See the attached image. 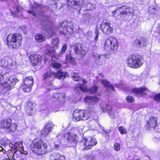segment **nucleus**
I'll return each instance as SVG.
<instances>
[{"mask_svg":"<svg viewBox=\"0 0 160 160\" xmlns=\"http://www.w3.org/2000/svg\"><path fill=\"white\" fill-rule=\"evenodd\" d=\"M154 100L156 101H160V93L156 94L155 96Z\"/></svg>","mask_w":160,"mask_h":160,"instance_id":"obj_49","label":"nucleus"},{"mask_svg":"<svg viewBox=\"0 0 160 160\" xmlns=\"http://www.w3.org/2000/svg\"><path fill=\"white\" fill-rule=\"evenodd\" d=\"M99 33V31L98 28H96L94 35H93V37L92 38H93V40L94 41L97 40H98V35Z\"/></svg>","mask_w":160,"mask_h":160,"instance_id":"obj_37","label":"nucleus"},{"mask_svg":"<svg viewBox=\"0 0 160 160\" xmlns=\"http://www.w3.org/2000/svg\"><path fill=\"white\" fill-rule=\"evenodd\" d=\"M142 0H137V2L138 3H139L140 2H141V1Z\"/></svg>","mask_w":160,"mask_h":160,"instance_id":"obj_58","label":"nucleus"},{"mask_svg":"<svg viewBox=\"0 0 160 160\" xmlns=\"http://www.w3.org/2000/svg\"><path fill=\"white\" fill-rule=\"evenodd\" d=\"M68 73L67 72H63V76L62 77L64 78L68 76Z\"/></svg>","mask_w":160,"mask_h":160,"instance_id":"obj_51","label":"nucleus"},{"mask_svg":"<svg viewBox=\"0 0 160 160\" xmlns=\"http://www.w3.org/2000/svg\"><path fill=\"white\" fill-rule=\"evenodd\" d=\"M59 39L58 38L52 39V48H50V49H49L48 48L45 51L46 54L51 55L54 54V53L55 52V49L58 48V43Z\"/></svg>","mask_w":160,"mask_h":160,"instance_id":"obj_17","label":"nucleus"},{"mask_svg":"<svg viewBox=\"0 0 160 160\" xmlns=\"http://www.w3.org/2000/svg\"><path fill=\"white\" fill-rule=\"evenodd\" d=\"M118 46V43L117 39L113 37H109L107 39L104 44V48L111 50H116Z\"/></svg>","mask_w":160,"mask_h":160,"instance_id":"obj_7","label":"nucleus"},{"mask_svg":"<svg viewBox=\"0 0 160 160\" xmlns=\"http://www.w3.org/2000/svg\"><path fill=\"white\" fill-rule=\"evenodd\" d=\"M88 36L89 37H90L91 36L92 37V32H89L88 33Z\"/></svg>","mask_w":160,"mask_h":160,"instance_id":"obj_54","label":"nucleus"},{"mask_svg":"<svg viewBox=\"0 0 160 160\" xmlns=\"http://www.w3.org/2000/svg\"><path fill=\"white\" fill-rule=\"evenodd\" d=\"M48 146L46 143H43L40 139L34 140L30 145L31 150L35 154L40 155L45 153Z\"/></svg>","mask_w":160,"mask_h":160,"instance_id":"obj_1","label":"nucleus"},{"mask_svg":"<svg viewBox=\"0 0 160 160\" xmlns=\"http://www.w3.org/2000/svg\"><path fill=\"white\" fill-rule=\"evenodd\" d=\"M18 81V80L15 76L9 77L8 73L0 75V85L8 90H11L14 87V85Z\"/></svg>","mask_w":160,"mask_h":160,"instance_id":"obj_2","label":"nucleus"},{"mask_svg":"<svg viewBox=\"0 0 160 160\" xmlns=\"http://www.w3.org/2000/svg\"><path fill=\"white\" fill-rule=\"evenodd\" d=\"M97 143V140L93 137H90L87 139L84 138L80 143V148L82 150L88 149Z\"/></svg>","mask_w":160,"mask_h":160,"instance_id":"obj_5","label":"nucleus"},{"mask_svg":"<svg viewBox=\"0 0 160 160\" xmlns=\"http://www.w3.org/2000/svg\"><path fill=\"white\" fill-rule=\"evenodd\" d=\"M142 43V39H140V40L136 39L133 42L134 45L139 47H141Z\"/></svg>","mask_w":160,"mask_h":160,"instance_id":"obj_39","label":"nucleus"},{"mask_svg":"<svg viewBox=\"0 0 160 160\" xmlns=\"http://www.w3.org/2000/svg\"><path fill=\"white\" fill-rule=\"evenodd\" d=\"M99 99L96 97L87 96L85 98L84 100L86 103H94L97 102Z\"/></svg>","mask_w":160,"mask_h":160,"instance_id":"obj_28","label":"nucleus"},{"mask_svg":"<svg viewBox=\"0 0 160 160\" xmlns=\"http://www.w3.org/2000/svg\"><path fill=\"white\" fill-rule=\"evenodd\" d=\"M146 88H134L132 90V92L134 94H137L140 95V96H142L143 94H145L146 93H144V91L147 90Z\"/></svg>","mask_w":160,"mask_h":160,"instance_id":"obj_24","label":"nucleus"},{"mask_svg":"<svg viewBox=\"0 0 160 160\" xmlns=\"http://www.w3.org/2000/svg\"><path fill=\"white\" fill-rule=\"evenodd\" d=\"M35 4L37 5L36 8H33L32 10H29L28 12L30 14L33 13V15L36 16L37 15V14L35 12L36 11V10H37V11H36L37 13H38V11L39 12L40 9L43 8H45V6L42 5H38L36 3Z\"/></svg>","mask_w":160,"mask_h":160,"instance_id":"obj_27","label":"nucleus"},{"mask_svg":"<svg viewBox=\"0 0 160 160\" xmlns=\"http://www.w3.org/2000/svg\"><path fill=\"white\" fill-rule=\"evenodd\" d=\"M126 100L129 102H132L134 101V98L132 97L128 96L126 98Z\"/></svg>","mask_w":160,"mask_h":160,"instance_id":"obj_45","label":"nucleus"},{"mask_svg":"<svg viewBox=\"0 0 160 160\" xmlns=\"http://www.w3.org/2000/svg\"><path fill=\"white\" fill-rule=\"evenodd\" d=\"M67 45L66 44H64L63 45V46L61 50L60 53L61 54H64L65 51L66 49H67Z\"/></svg>","mask_w":160,"mask_h":160,"instance_id":"obj_43","label":"nucleus"},{"mask_svg":"<svg viewBox=\"0 0 160 160\" xmlns=\"http://www.w3.org/2000/svg\"><path fill=\"white\" fill-rule=\"evenodd\" d=\"M158 33L160 34V30L158 31Z\"/></svg>","mask_w":160,"mask_h":160,"instance_id":"obj_63","label":"nucleus"},{"mask_svg":"<svg viewBox=\"0 0 160 160\" xmlns=\"http://www.w3.org/2000/svg\"><path fill=\"white\" fill-rule=\"evenodd\" d=\"M128 65L130 67L137 68L140 67L142 63L136 56L132 55L128 58Z\"/></svg>","mask_w":160,"mask_h":160,"instance_id":"obj_8","label":"nucleus"},{"mask_svg":"<svg viewBox=\"0 0 160 160\" xmlns=\"http://www.w3.org/2000/svg\"><path fill=\"white\" fill-rule=\"evenodd\" d=\"M22 40L21 34H10L7 38V45L10 48H17L21 44Z\"/></svg>","mask_w":160,"mask_h":160,"instance_id":"obj_3","label":"nucleus"},{"mask_svg":"<svg viewBox=\"0 0 160 160\" xmlns=\"http://www.w3.org/2000/svg\"><path fill=\"white\" fill-rule=\"evenodd\" d=\"M72 75L73 79L75 81H78L81 80V78L79 77L77 73L73 72Z\"/></svg>","mask_w":160,"mask_h":160,"instance_id":"obj_35","label":"nucleus"},{"mask_svg":"<svg viewBox=\"0 0 160 160\" xmlns=\"http://www.w3.org/2000/svg\"><path fill=\"white\" fill-rule=\"evenodd\" d=\"M100 107L103 112H108L109 116L112 119L115 117V110L111 106L102 102L100 104Z\"/></svg>","mask_w":160,"mask_h":160,"instance_id":"obj_11","label":"nucleus"},{"mask_svg":"<svg viewBox=\"0 0 160 160\" xmlns=\"http://www.w3.org/2000/svg\"><path fill=\"white\" fill-rule=\"evenodd\" d=\"M2 146H3V144H2L0 142V150H1L3 149V148Z\"/></svg>","mask_w":160,"mask_h":160,"instance_id":"obj_56","label":"nucleus"},{"mask_svg":"<svg viewBox=\"0 0 160 160\" xmlns=\"http://www.w3.org/2000/svg\"><path fill=\"white\" fill-rule=\"evenodd\" d=\"M90 117V113L87 110H75L73 114V120L76 122L81 120H87Z\"/></svg>","mask_w":160,"mask_h":160,"instance_id":"obj_4","label":"nucleus"},{"mask_svg":"<svg viewBox=\"0 0 160 160\" xmlns=\"http://www.w3.org/2000/svg\"><path fill=\"white\" fill-rule=\"evenodd\" d=\"M114 147L116 151H118L120 149V147L119 143H116L114 144Z\"/></svg>","mask_w":160,"mask_h":160,"instance_id":"obj_47","label":"nucleus"},{"mask_svg":"<svg viewBox=\"0 0 160 160\" xmlns=\"http://www.w3.org/2000/svg\"><path fill=\"white\" fill-rule=\"evenodd\" d=\"M24 84L22 86V88L24 92H29L33 84V80L32 77H28L23 79Z\"/></svg>","mask_w":160,"mask_h":160,"instance_id":"obj_13","label":"nucleus"},{"mask_svg":"<svg viewBox=\"0 0 160 160\" xmlns=\"http://www.w3.org/2000/svg\"><path fill=\"white\" fill-rule=\"evenodd\" d=\"M82 82L84 83H86L87 82V81L85 79H83L82 80Z\"/></svg>","mask_w":160,"mask_h":160,"instance_id":"obj_57","label":"nucleus"},{"mask_svg":"<svg viewBox=\"0 0 160 160\" xmlns=\"http://www.w3.org/2000/svg\"><path fill=\"white\" fill-rule=\"evenodd\" d=\"M68 8L77 13V9L79 8L80 5H82L83 0H67Z\"/></svg>","mask_w":160,"mask_h":160,"instance_id":"obj_9","label":"nucleus"},{"mask_svg":"<svg viewBox=\"0 0 160 160\" xmlns=\"http://www.w3.org/2000/svg\"><path fill=\"white\" fill-rule=\"evenodd\" d=\"M82 15L84 16V22L87 24H91L96 21L95 17L91 13H86V14Z\"/></svg>","mask_w":160,"mask_h":160,"instance_id":"obj_19","label":"nucleus"},{"mask_svg":"<svg viewBox=\"0 0 160 160\" xmlns=\"http://www.w3.org/2000/svg\"><path fill=\"white\" fill-rule=\"evenodd\" d=\"M100 29L103 33L106 34H109L113 30L112 27H111V23L106 21H103L101 24Z\"/></svg>","mask_w":160,"mask_h":160,"instance_id":"obj_16","label":"nucleus"},{"mask_svg":"<svg viewBox=\"0 0 160 160\" xmlns=\"http://www.w3.org/2000/svg\"><path fill=\"white\" fill-rule=\"evenodd\" d=\"M11 123L12 119L9 118L2 120L1 122V127L2 128L8 129Z\"/></svg>","mask_w":160,"mask_h":160,"instance_id":"obj_23","label":"nucleus"},{"mask_svg":"<svg viewBox=\"0 0 160 160\" xmlns=\"http://www.w3.org/2000/svg\"><path fill=\"white\" fill-rule=\"evenodd\" d=\"M133 12V10L132 8L123 6L118 8L116 11L115 14L117 16L129 15L132 13Z\"/></svg>","mask_w":160,"mask_h":160,"instance_id":"obj_12","label":"nucleus"},{"mask_svg":"<svg viewBox=\"0 0 160 160\" xmlns=\"http://www.w3.org/2000/svg\"><path fill=\"white\" fill-rule=\"evenodd\" d=\"M52 66L53 68H59L61 67V65L58 62H55L52 63Z\"/></svg>","mask_w":160,"mask_h":160,"instance_id":"obj_42","label":"nucleus"},{"mask_svg":"<svg viewBox=\"0 0 160 160\" xmlns=\"http://www.w3.org/2000/svg\"><path fill=\"white\" fill-rule=\"evenodd\" d=\"M102 83L103 86L108 89L109 92L110 90L112 91H114L113 87L111 85L110 83L106 79H104L102 80Z\"/></svg>","mask_w":160,"mask_h":160,"instance_id":"obj_29","label":"nucleus"},{"mask_svg":"<svg viewBox=\"0 0 160 160\" xmlns=\"http://www.w3.org/2000/svg\"><path fill=\"white\" fill-rule=\"evenodd\" d=\"M54 144L56 149H57L59 148V145L58 144L56 143V142H55Z\"/></svg>","mask_w":160,"mask_h":160,"instance_id":"obj_52","label":"nucleus"},{"mask_svg":"<svg viewBox=\"0 0 160 160\" xmlns=\"http://www.w3.org/2000/svg\"><path fill=\"white\" fill-rule=\"evenodd\" d=\"M132 78H134V79H135L136 78V77L135 76H132Z\"/></svg>","mask_w":160,"mask_h":160,"instance_id":"obj_61","label":"nucleus"},{"mask_svg":"<svg viewBox=\"0 0 160 160\" xmlns=\"http://www.w3.org/2000/svg\"><path fill=\"white\" fill-rule=\"evenodd\" d=\"M21 8L20 6H16L15 9L14 8L13 12V15H15L17 13L20 11Z\"/></svg>","mask_w":160,"mask_h":160,"instance_id":"obj_44","label":"nucleus"},{"mask_svg":"<svg viewBox=\"0 0 160 160\" xmlns=\"http://www.w3.org/2000/svg\"><path fill=\"white\" fill-rule=\"evenodd\" d=\"M52 74V72L51 70L48 71L46 73H45L43 75V78L44 79H46L50 78Z\"/></svg>","mask_w":160,"mask_h":160,"instance_id":"obj_38","label":"nucleus"},{"mask_svg":"<svg viewBox=\"0 0 160 160\" xmlns=\"http://www.w3.org/2000/svg\"><path fill=\"white\" fill-rule=\"evenodd\" d=\"M98 88L96 85L92 86L89 88V91L92 93H94L97 92Z\"/></svg>","mask_w":160,"mask_h":160,"instance_id":"obj_40","label":"nucleus"},{"mask_svg":"<svg viewBox=\"0 0 160 160\" xmlns=\"http://www.w3.org/2000/svg\"><path fill=\"white\" fill-rule=\"evenodd\" d=\"M2 66L5 68H10L13 65L12 59L8 56H5L1 59Z\"/></svg>","mask_w":160,"mask_h":160,"instance_id":"obj_18","label":"nucleus"},{"mask_svg":"<svg viewBox=\"0 0 160 160\" xmlns=\"http://www.w3.org/2000/svg\"><path fill=\"white\" fill-rule=\"evenodd\" d=\"M17 127V126L16 124L15 123L11 124V123L10 127L8 129L9 130L13 132L16 130Z\"/></svg>","mask_w":160,"mask_h":160,"instance_id":"obj_41","label":"nucleus"},{"mask_svg":"<svg viewBox=\"0 0 160 160\" xmlns=\"http://www.w3.org/2000/svg\"><path fill=\"white\" fill-rule=\"evenodd\" d=\"M83 1L82 5H80L79 8L77 9V14H79L81 13L82 15L86 14L87 12L89 10H92L95 8V5L91 3H88L84 4Z\"/></svg>","mask_w":160,"mask_h":160,"instance_id":"obj_10","label":"nucleus"},{"mask_svg":"<svg viewBox=\"0 0 160 160\" xmlns=\"http://www.w3.org/2000/svg\"><path fill=\"white\" fill-rule=\"evenodd\" d=\"M53 126L54 124L52 122H48L45 126L43 130L41 132L42 135L44 136L48 135L52 129Z\"/></svg>","mask_w":160,"mask_h":160,"instance_id":"obj_21","label":"nucleus"},{"mask_svg":"<svg viewBox=\"0 0 160 160\" xmlns=\"http://www.w3.org/2000/svg\"><path fill=\"white\" fill-rule=\"evenodd\" d=\"M101 57V55L95 53H93L91 55V57L93 60L97 63H98L99 62Z\"/></svg>","mask_w":160,"mask_h":160,"instance_id":"obj_31","label":"nucleus"},{"mask_svg":"<svg viewBox=\"0 0 160 160\" xmlns=\"http://www.w3.org/2000/svg\"><path fill=\"white\" fill-rule=\"evenodd\" d=\"M53 74L56 78L58 79H60L63 76V72L61 70H59L56 72H54Z\"/></svg>","mask_w":160,"mask_h":160,"instance_id":"obj_34","label":"nucleus"},{"mask_svg":"<svg viewBox=\"0 0 160 160\" xmlns=\"http://www.w3.org/2000/svg\"><path fill=\"white\" fill-rule=\"evenodd\" d=\"M75 88L78 92L80 91L86 92L87 90V88L83 84L80 83H78L76 85Z\"/></svg>","mask_w":160,"mask_h":160,"instance_id":"obj_30","label":"nucleus"},{"mask_svg":"<svg viewBox=\"0 0 160 160\" xmlns=\"http://www.w3.org/2000/svg\"><path fill=\"white\" fill-rule=\"evenodd\" d=\"M60 97H62L63 99L64 100L65 98V95L64 94H60L59 96V97L60 98Z\"/></svg>","mask_w":160,"mask_h":160,"instance_id":"obj_55","label":"nucleus"},{"mask_svg":"<svg viewBox=\"0 0 160 160\" xmlns=\"http://www.w3.org/2000/svg\"><path fill=\"white\" fill-rule=\"evenodd\" d=\"M157 119L156 118L152 117L150 118L147 124L149 127L155 128L157 125Z\"/></svg>","mask_w":160,"mask_h":160,"instance_id":"obj_25","label":"nucleus"},{"mask_svg":"<svg viewBox=\"0 0 160 160\" xmlns=\"http://www.w3.org/2000/svg\"><path fill=\"white\" fill-rule=\"evenodd\" d=\"M35 39L38 42H42L45 40L46 38L44 35L38 34L36 35Z\"/></svg>","mask_w":160,"mask_h":160,"instance_id":"obj_32","label":"nucleus"},{"mask_svg":"<svg viewBox=\"0 0 160 160\" xmlns=\"http://www.w3.org/2000/svg\"><path fill=\"white\" fill-rule=\"evenodd\" d=\"M99 75L100 76H101L102 77H104V76L103 75V74H100V73H99Z\"/></svg>","mask_w":160,"mask_h":160,"instance_id":"obj_59","label":"nucleus"},{"mask_svg":"<svg viewBox=\"0 0 160 160\" xmlns=\"http://www.w3.org/2000/svg\"><path fill=\"white\" fill-rule=\"evenodd\" d=\"M103 131L105 133L107 134V133H108L110 132V131L109 130H105L104 129H103Z\"/></svg>","mask_w":160,"mask_h":160,"instance_id":"obj_53","label":"nucleus"},{"mask_svg":"<svg viewBox=\"0 0 160 160\" xmlns=\"http://www.w3.org/2000/svg\"><path fill=\"white\" fill-rule=\"evenodd\" d=\"M118 130L120 133L122 134H125L126 133V130L125 128L122 127H120L118 128Z\"/></svg>","mask_w":160,"mask_h":160,"instance_id":"obj_46","label":"nucleus"},{"mask_svg":"<svg viewBox=\"0 0 160 160\" xmlns=\"http://www.w3.org/2000/svg\"><path fill=\"white\" fill-rule=\"evenodd\" d=\"M60 27L62 28V31L60 32L63 34H69L72 33L73 28L71 25V23L67 21L63 22L60 25Z\"/></svg>","mask_w":160,"mask_h":160,"instance_id":"obj_15","label":"nucleus"},{"mask_svg":"<svg viewBox=\"0 0 160 160\" xmlns=\"http://www.w3.org/2000/svg\"><path fill=\"white\" fill-rule=\"evenodd\" d=\"M12 144L13 145V148L15 149H17L18 147H20L22 148L23 147L22 143L21 142H18L16 143L13 142V143H12Z\"/></svg>","mask_w":160,"mask_h":160,"instance_id":"obj_36","label":"nucleus"},{"mask_svg":"<svg viewBox=\"0 0 160 160\" xmlns=\"http://www.w3.org/2000/svg\"><path fill=\"white\" fill-rule=\"evenodd\" d=\"M52 160H65V158L63 155H61L58 153L53 152L50 156Z\"/></svg>","mask_w":160,"mask_h":160,"instance_id":"obj_26","label":"nucleus"},{"mask_svg":"<svg viewBox=\"0 0 160 160\" xmlns=\"http://www.w3.org/2000/svg\"><path fill=\"white\" fill-rule=\"evenodd\" d=\"M66 63H71L74 64V59L71 56V54L67 55L66 56Z\"/></svg>","mask_w":160,"mask_h":160,"instance_id":"obj_33","label":"nucleus"},{"mask_svg":"<svg viewBox=\"0 0 160 160\" xmlns=\"http://www.w3.org/2000/svg\"><path fill=\"white\" fill-rule=\"evenodd\" d=\"M31 62L33 65H37L40 64L42 61V57L38 54H34L30 56Z\"/></svg>","mask_w":160,"mask_h":160,"instance_id":"obj_22","label":"nucleus"},{"mask_svg":"<svg viewBox=\"0 0 160 160\" xmlns=\"http://www.w3.org/2000/svg\"><path fill=\"white\" fill-rule=\"evenodd\" d=\"M101 56H103L106 58H109L110 57V54L109 53H107L106 54H103L101 55Z\"/></svg>","mask_w":160,"mask_h":160,"instance_id":"obj_50","label":"nucleus"},{"mask_svg":"<svg viewBox=\"0 0 160 160\" xmlns=\"http://www.w3.org/2000/svg\"><path fill=\"white\" fill-rule=\"evenodd\" d=\"M28 154V152L27 151H25V152L24 153V154L25 155H27Z\"/></svg>","mask_w":160,"mask_h":160,"instance_id":"obj_62","label":"nucleus"},{"mask_svg":"<svg viewBox=\"0 0 160 160\" xmlns=\"http://www.w3.org/2000/svg\"><path fill=\"white\" fill-rule=\"evenodd\" d=\"M74 52L81 58H83L85 56L87 52L86 49L80 43L76 44L74 46Z\"/></svg>","mask_w":160,"mask_h":160,"instance_id":"obj_14","label":"nucleus"},{"mask_svg":"<svg viewBox=\"0 0 160 160\" xmlns=\"http://www.w3.org/2000/svg\"><path fill=\"white\" fill-rule=\"evenodd\" d=\"M78 138L77 136L72 132H68L65 134L63 140L65 145L68 146H75L77 143Z\"/></svg>","mask_w":160,"mask_h":160,"instance_id":"obj_6","label":"nucleus"},{"mask_svg":"<svg viewBox=\"0 0 160 160\" xmlns=\"http://www.w3.org/2000/svg\"><path fill=\"white\" fill-rule=\"evenodd\" d=\"M26 111L29 115L33 116L35 112L36 109L33 103L31 102H27Z\"/></svg>","mask_w":160,"mask_h":160,"instance_id":"obj_20","label":"nucleus"},{"mask_svg":"<svg viewBox=\"0 0 160 160\" xmlns=\"http://www.w3.org/2000/svg\"><path fill=\"white\" fill-rule=\"evenodd\" d=\"M17 152V151H16V152L14 153V154H13V155H15V153H16V152Z\"/></svg>","mask_w":160,"mask_h":160,"instance_id":"obj_64","label":"nucleus"},{"mask_svg":"<svg viewBox=\"0 0 160 160\" xmlns=\"http://www.w3.org/2000/svg\"><path fill=\"white\" fill-rule=\"evenodd\" d=\"M42 25L43 26V28H44L45 30L46 29L45 28L46 27V26H45V25L43 24V23H42Z\"/></svg>","mask_w":160,"mask_h":160,"instance_id":"obj_60","label":"nucleus"},{"mask_svg":"<svg viewBox=\"0 0 160 160\" xmlns=\"http://www.w3.org/2000/svg\"><path fill=\"white\" fill-rule=\"evenodd\" d=\"M142 46H146L147 45L148 42L147 39H142Z\"/></svg>","mask_w":160,"mask_h":160,"instance_id":"obj_48","label":"nucleus"}]
</instances>
